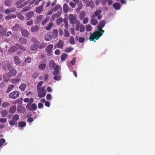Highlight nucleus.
<instances>
[{"mask_svg": "<svg viewBox=\"0 0 155 155\" xmlns=\"http://www.w3.org/2000/svg\"><path fill=\"white\" fill-rule=\"evenodd\" d=\"M43 8L42 6H39L37 7L35 10V12L37 13L38 14L41 13L42 11Z\"/></svg>", "mask_w": 155, "mask_h": 155, "instance_id": "30", "label": "nucleus"}, {"mask_svg": "<svg viewBox=\"0 0 155 155\" xmlns=\"http://www.w3.org/2000/svg\"><path fill=\"white\" fill-rule=\"evenodd\" d=\"M73 49V48L69 47L67 48L65 50V52L66 53H68L71 52Z\"/></svg>", "mask_w": 155, "mask_h": 155, "instance_id": "53", "label": "nucleus"}, {"mask_svg": "<svg viewBox=\"0 0 155 155\" xmlns=\"http://www.w3.org/2000/svg\"><path fill=\"white\" fill-rule=\"evenodd\" d=\"M31 58L30 57L28 56L26 58L25 60V61L27 63H29L31 62Z\"/></svg>", "mask_w": 155, "mask_h": 155, "instance_id": "47", "label": "nucleus"}, {"mask_svg": "<svg viewBox=\"0 0 155 155\" xmlns=\"http://www.w3.org/2000/svg\"><path fill=\"white\" fill-rule=\"evenodd\" d=\"M105 24V20H102L100 22L97 26L98 28L97 30L95 31L92 33H91L90 34L89 39L90 41H94L95 42L96 41H94V39L98 40L100 37L103 35L104 31L102 30V28L104 26Z\"/></svg>", "mask_w": 155, "mask_h": 155, "instance_id": "1", "label": "nucleus"}, {"mask_svg": "<svg viewBox=\"0 0 155 155\" xmlns=\"http://www.w3.org/2000/svg\"><path fill=\"white\" fill-rule=\"evenodd\" d=\"M14 85H10L7 88V89L6 90V93H8L11 90H12V89L14 87Z\"/></svg>", "mask_w": 155, "mask_h": 155, "instance_id": "34", "label": "nucleus"}, {"mask_svg": "<svg viewBox=\"0 0 155 155\" xmlns=\"http://www.w3.org/2000/svg\"><path fill=\"white\" fill-rule=\"evenodd\" d=\"M21 80V76L18 75L15 78H12L10 80V81L13 84H15L19 82Z\"/></svg>", "mask_w": 155, "mask_h": 155, "instance_id": "10", "label": "nucleus"}, {"mask_svg": "<svg viewBox=\"0 0 155 155\" xmlns=\"http://www.w3.org/2000/svg\"><path fill=\"white\" fill-rule=\"evenodd\" d=\"M58 35V31L57 29H54L53 30V33L52 34V36L54 38H57Z\"/></svg>", "mask_w": 155, "mask_h": 155, "instance_id": "28", "label": "nucleus"}, {"mask_svg": "<svg viewBox=\"0 0 155 155\" xmlns=\"http://www.w3.org/2000/svg\"><path fill=\"white\" fill-rule=\"evenodd\" d=\"M37 90L38 91V96L40 98L43 97L46 95V91L45 87H42L41 88L37 89Z\"/></svg>", "mask_w": 155, "mask_h": 155, "instance_id": "4", "label": "nucleus"}, {"mask_svg": "<svg viewBox=\"0 0 155 155\" xmlns=\"http://www.w3.org/2000/svg\"><path fill=\"white\" fill-rule=\"evenodd\" d=\"M70 34L69 32L67 30H65L64 31V36L67 37H68L69 36Z\"/></svg>", "mask_w": 155, "mask_h": 155, "instance_id": "62", "label": "nucleus"}, {"mask_svg": "<svg viewBox=\"0 0 155 155\" xmlns=\"http://www.w3.org/2000/svg\"><path fill=\"white\" fill-rule=\"evenodd\" d=\"M26 85L25 84H22L19 87V88L22 91H24L26 87Z\"/></svg>", "mask_w": 155, "mask_h": 155, "instance_id": "32", "label": "nucleus"}, {"mask_svg": "<svg viewBox=\"0 0 155 155\" xmlns=\"http://www.w3.org/2000/svg\"><path fill=\"white\" fill-rule=\"evenodd\" d=\"M31 41L32 42L34 43V44L38 45L40 44V42L38 41L35 38H32L31 39Z\"/></svg>", "mask_w": 155, "mask_h": 155, "instance_id": "31", "label": "nucleus"}, {"mask_svg": "<svg viewBox=\"0 0 155 155\" xmlns=\"http://www.w3.org/2000/svg\"><path fill=\"white\" fill-rule=\"evenodd\" d=\"M49 67H52V68L54 70L53 71L52 74L54 75H58L59 73L58 65H57L55 64L54 61L52 60H51L50 61L49 63Z\"/></svg>", "mask_w": 155, "mask_h": 155, "instance_id": "2", "label": "nucleus"}, {"mask_svg": "<svg viewBox=\"0 0 155 155\" xmlns=\"http://www.w3.org/2000/svg\"><path fill=\"white\" fill-rule=\"evenodd\" d=\"M63 9L64 13H67L68 12L69 8L67 4L66 3L64 4L63 6Z\"/></svg>", "mask_w": 155, "mask_h": 155, "instance_id": "26", "label": "nucleus"}, {"mask_svg": "<svg viewBox=\"0 0 155 155\" xmlns=\"http://www.w3.org/2000/svg\"><path fill=\"white\" fill-rule=\"evenodd\" d=\"M11 0H5V5L8 6L11 5Z\"/></svg>", "mask_w": 155, "mask_h": 155, "instance_id": "44", "label": "nucleus"}, {"mask_svg": "<svg viewBox=\"0 0 155 155\" xmlns=\"http://www.w3.org/2000/svg\"><path fill=\"white\" fill-rule=\"evenodd\" d=\"M2 66L3 68L5 70H9L11 67V64L7 61H4L2 64Z\"/></svg>", "mask_w": 155, "mask_h": 155, "instance_id": "9", "label": "nucleus"}, {"mask_svg": "<svg viewBox=\"0 0 155 155\" xmlns=\"http://www.w3.org/2000/svg\"><path fill=\"white\" fill-rule=\"evenodd\" d=\"M52 37L49 34H47L45 35L44 38L45 41H49L52 39Z\"/></svg>", "mask_w": 155, "mask_h": 155, "instance_id": "21", "label": "nucleus"}, {"mask_svg": "<svg viewBox=\"0 0 155 155\" xmlns=\"http://www.w3.org/2000/svg\"><path fill=\"white\" fill-rule=\"evenodd\" d=\"M21 32L22 36L25 37H27L29 35V32L26 29L22 30Z\"/></svg>", "mask_w": 155, "mask_h": 155, "instance_id": "15", "label": "nucleus"}, {"mask_svg": "<svg viewBox=\"0 0 155 155\" xmlns=\"http://www.w3.org/2000/svg\"><path fill=\"white\" fill-rule=\"evenodd\" d=\"M86 15V13L84 11H81L79 15V18L80 20L83 19Z\"/></svg>", "mask_w": 155, "mask_h": 155, "instance_id": "24", "label": "nucleus"}, {"mask_svg": "<svg viewBox=\"0 0 155 155\" xmlns=\"http://www.w3.org/2000/svg\"><path fill=\"white\" fill-rule=\"evenodd\" d=\"M76 27H75V30L76 31H78L79 30V29H80V22H78L76 24Z\"/></svg>", "mask_w": 155, "mask_h": 155, "instance_id": "52", "label": "nucleus"}, {"mask_svg": "<svg viewBox=\"0 0 155 155\" xmlns=\"http://www.w3.org/2000/svg\"><path fill=\"white\" fill-rule=\"evenodd\" d=\"M38 45H37L34 44L30 46V49L32 51H35L38 48Z\"/></svg>", "mask_w": 155, "mask_h": 155, "instance_id": "33", "label": "nucleus"}, {"mask_svg": "<svg viewBox=\"0 0 155 155\" xmlns=\"http://www.w3.org/2000/svg\"><path fill=\"white\" fill-rule=\"evenodd\" d=\"M30 8L29 7H25L24 8L23 10L21 11V12L24 13V12H26L29 10Z\"/></svg>", "mask_w": 155, "mask_h": 155, "instance_id": "45", "label": "nucleus"}, {"mask_svg": "<svg viewBox=\"0 0 155 155\" xmlns=\"http://www.w3.org/2000/svg\"><path fill=\"white\" fill-rule=\"evenodd\" d=\"M14 60L15 64L16 65H18L21 63V61L19 59V57L18 56H16L14 57Z\"/></svg>", "mask_w": 155, "mask_h": 155, "instance_id": "23", "label": "nucleus"}, {"mask_svg": "<svg viewBox=\"0 0 155 155\" xmlns=\"http://www.w3.org/2000/svg\"><path fill=\"white\" fill-rule=\"evenodd\" d=\"M27 117L28 118V119H27V121L29 123H30L33 121L34 120L32 117H29V115H28Z\"/></svg>", "mask_w": 155, "mask_h": 155, "instance_id": "48", "label": "nucleus"}, {"mask_svg": "<svg viewBox=\"0 0 155 155\" xmlns=\"http://www.w3.org/2000/svg\"><path fill=\"white\" fill-rule=\"evenodd\" d=\"M46 45L45 43H42L40 45L39 47V48L40 49H42L43 48H44Z\"/></svg>", "mask_w": 155, "mask_h": 155, "instance_id": "51", "label": "nucleus"}, {"mask_svg": "<svg viewBox=\"0 0 155 155\" xmlns=\"http://www.w3.org/2000/svg\"><path fill=\"white\" fill-rule=\"evenodd\" d=\"M64 42L62 40H60L57 44V47L59 48L62 49L64 46Z\"/></svg>", "mask_w": 155, "mask_h": 155, "instance_id": "20", "label": "nucleus"}, {"mask_svg": "<svg viewBox=\"0 0 155 155\" xmlns=\"http://www.w3.org/2000/svg\"><path fill=\"white\" fill-rule=\"evenodd\" d=\"M16 110V106L15 105H13L11 106L9 110V113L12 114L15 113Z\"/></svg>", "mask_w": 155, "mask_h": 155, "instance_id": "16", "label": "nucleus"}, {"mask_svg": "<svg viewBox=\"0 0 155 155\" xmlns=\"http://www.w3.org/2000/svg\"><path fill=\"white\" fill-rule=\"evenodd\" d=\"M53 48V45L52 44L49 45L45 48V51L48 55H50L51 54Z\"/></svg>", "mask_w": 155, "mask_h": 155, "instance_id": "8", "label": "nucleus"}, {"mask_svg": "<svg viewBox=\"0 0 155 155\" xmlns=\"http://www.w3.org/2000/svg\"><path fill=\"white\" fill-rule=\"evenodd\" d=\"M53 25V23H49L48 26L46 28V29L47 30H50Z\"/></svg>", "mask_w": 155, "mask_h": 155, "instance_id": "42", "label": "nucleus"}, {"mask_svg": "<svg viewBox=\"0 0 155 155\" xmlns=\"http://www.w3.org/2000/svg\"><path fill=\"white\" fill-rule=\"evenodd\" d=\"M46 65L45 63H41L38 66V68L41 70H44L46 67Z\"/></svg>", "mask_w": 155, "mask_h": 155, "instance_id": "27", "label": "nucleus"}, {"mask_svg": "<svg viewBox=\"0 0 155 155\" xmlns=\"http://www.w3.org/2000/svg\"><path fill=\"white\" fill-rule=\"evenodd\" d=\"M2 116V117H5L7 116L8 114V111L6 110H2L1 112Z\"/></svg>", "mask_w": 155, "mask_h": 155, "instance_id": "36", "label": "nucleus"}, {"mask_svg": "<svg viewBox=\"0 0 155 155\" xmlns=\"http://www.w3.org/2000/svg\"><path fill=\"white\" fill-rule=\"evenodd\" d=\"M16 17V15H8L6 16L5 17V19L6 20H8L9 19L15 18Z\"/></svg>", "mask_w": 155, "mask_h": 155, "instance_id": "29", "label": "nucleus"}, {"mask_svg": "<svg viewBox=\"0 0 155 155\" xmlns=\"http://www.w3.org/2000/svg\"><path fill=\"white\" fill-rule=\"evenodd\" d=\"M62 22V18L61 17H60L57 19L56 21V23L58 25H59Z\"/></svg>", "mask_w": 155, "mask_h": 155, "instance_id": "39", "label": "nucleus"}, {"mask_svg": "<svg viewBox=\"0 0 155 155\" xmlns=\"http://www.w3.org/2000/svg\"><path fill=\"white\" fill-rule=\"evenodd\" d=\"M7 121V119L5 118H1L0 119V123H6Z\"/></svg>", "mask_w": 155, "mask_h": 155, "instance_id": "60", "label": "nucleus"}, {"mask_svg": "<svg viewBox=\"0 0 155 155\" xmlns=\"http://www.w3.org/2000/svg\"><path fill=\"white\" fill-rule=\"evenodd\" d=\"M10 104L7 102L3 103L2 104V106L4 107H5L10 106Z\"/></svg>", "mask_w": 155, "mask_h": 155, "instance_id": "49", "label": "nucleus"}, {"mask_svg": "<svg viewBox=\"0 0 155 155\" xmlns=\"http://www.w3.org/2000/svg\"><path fill=\"white\" fill-rule=\"evenodd\" d=\"M85 41V38L84 37H79L78 38V41L80 43H82Z\"/></svg>", "mask_w": 155, "mask_h": 155, "instance_id": "57", "label": "nucleus"}, {"mask_svg": "<svg viewBox=\"0 0 155 155\" xmlns=\"http://www.w3.org/2000/svg\"><path fill=\"white\" fill-rule=\"evenodd\" d=\"M31 107L33 110H35L37 109V105L35 103H33L31 105Z\"/></svg>", "mask_w": 155, "mask_h": 155, "instance_id": "50", "label": "nucleus"}, {"mask_svg": "<svg viewBox=\"0 0 155 155\" xmlns=\"http://www.w3.org/2000/svg\"><path fill=\"white\" fill-rule=\"evenodd\" d=\"M33 23V21L32 19H31L29 21H28L26 23V25L28 26H30L32 25Z\"/></svg>", "mask_w": 155, "mask_h": 155, "instance_id": "55", "label": "nucleus"}, {"mask_svg": "<svg viewBox=\"0 0 155 155\" xmlns=\"http://www.w3.org/2000/svg\"><path fill=\"white\" fill-rule=\"evenodd\" d=\"M88 18L87 17H85L83 21V23L84 24H86L88 23Z\"/></svg>", "mask_w": 155, "mask_h": 155, "instance_id": "61", "label": "nucleus"}, {"mask_svg": "<svg viewBox=\"0 0 155 155\" xmlns=\"http://www.w3.org/2000/svg\"><path fill=\"white\" fill-rule=\"evenodd\" d=\"M26 123L24 121H20L18 123V125L20 127H24L26 126Z\"/></svg>", "mask_w": 155, "mask_h": 155, "instance_id": "41", "label": "nucleus"}, {"mask_svg": "<svg viewBox=\"0 0 155 155\" xmlns=\"http://www.w3.org/2000/svg\"><path fill=\"white\" fill-rule=\"evenodd\" d=\"M92 28L91 26L90 25H86V31H91Z\"/></svg>", "mask_w": 155, "mask_h": 155, "instance_id": "43", "label": "nucleus"}, {"mask_svg": "<svg viewBox=\"0 0 155 155\" xmlns=\"http://www.w3.org/2000/svg\"><path fill=\"white\" fill-rule=\"evenodd\" d=\"M70 43L71 44L74 45V38L72 36H71L69 40Z\"/></svg>", "mask_w": 155, "mask_h": 155, "instance_id": "46", "label": "nucleus"}, {"mask_svg": "<svg viewBox=\"0 0 155 155\" xmlns=\"http://www.w3.org/2000/svg\"><path fill=\"white\" fill-rule=\"evenodd\" d=\"M39 28L37 25L34 26V25L31 27V31L33 33L36 32L39 30Z\"/></svg>", "mask_w": 155, "mask_h": 155, "instance_id": "22", "label": "nucleus"}, {"mask_svg": "<svg viewBox=\"0 0 155 155\" xmlns=\"http://www.w3.org/2000/svg\"><path fill=\"white\" fill-rule=\"evenodd\" d=\"M18 18L21 20H23L24 19V17L21 14H19L18 15Z\"/></svg>", "mask_w": 155, "mask_h": 155, "instance_id": "59", "label": "nucleus"}, {"mask_svg": "<svg viewBox=\"0 0 155 155\" xmlns=\"http://www.w3.org/2000/svg\"><path fill=\"white\" fill-rule=\"evenodd\" d=\"M54 79L56 81H59L61 78V75H55L54 77Z\"/></svg>", "mask_w": 155, "mask_h": 155, "instance_id": "40", "label": "nucleus"}, {"mask_svg": "<svg viewBox=\"0 0 155 155\" xmlns=\"http://www.w3.org/2000/svg\"><path fill=\"white\" fill-rule=\"evenodd\" d=\"M18 49V48L15 46H12L8 50L9 52L12 53L14 52Z\"/></svg>", "mask_w": 155, "mask_h": 155, "instance_id": "19", "label": "nucleus"}, {"mask_svg": "<svg viewBox=\"0 0 155 155\" xmlns=\"http://www.w3.org/2000/svg\"><path fill=\"white\" fill-rule=\"evenodd\" d=\"M106 4V0H101V5L102 6H105Z\"/></svg>", "mask_w": 155, "mask_h": 155, "instance_id": "63", "label": "nucleus"}, {"mask_svg": "<svg viewBox=\"0 0 155 155\" xmlns=\"http://www.w3.org/2000/svg\"><path fill=\"white\" fill-rule=\"evenodd\" d=\"M43 83V82L42 81H41L38 83L37 85V89L41 88V87Z\"/></svg>", "mask_w": 155, "mask_h": 155, "instance_id": "56", "label": "nucleus"}, {"mask_svg": "<svg viewBox=\"0 0 155 155\" xmlns=\"http://www.w3.org/2000/svg\"><path fill=\"white\" fill-rule=\"evenodd\" d=\"M89 2L91 8H93L94 6V4L92 1H90Z\"/></svg>", "mask_w": 155, "mask_h": 155, "instance_id": "58", "label": "nucleus"}, {"mask_svg": "<svg viewBox=\"0 0 155 155\" xmlns=\"http://www.w3.org/2000/svg\"><path fill=\"white\" fill-rule=\"evenodd\" d=\"M17 73L16 70L14 69H11L8 73V76L10 77L15 76Z\"/></svg>", "mask_w": 155, "mask_h": 155, "instance_id": "13", "label": "nucleus"}, {"mask_svg": "<svg viewBox=\"0 0 155 155\" xmlns=\"http://www.w3.org/2000/svg\"><path fill=\"white\" fill-rule=\"evenodd\" d=\"M106 3H107L108 5H111L113 4L112 0H106Z\"/></svg>", "mask_w": 155, "mask_h": 155, "instance_id": "64", "label": "nucleus"}, {"mask_svg": "<svg viewBox=\"0 0 155 155\" xmlns=\"http://www.w3.org/2000/svg\"><path fill=\"white\" fill-rule=\"evenodd\" d=\"M34 12L33 11H30L27 13L25 14V16L27 17L26 20L30 19L34 15Z\"/></svg>", "mask_w": 155, "mask_h": 155, "instance_id": "14", "label": "nucleus"}, {"mask_svg": "<svg viewBox=\"0 0 155 155\" xmlns=\"http://www.w3.org/2000/svg\"><path fill=\"white\" fill-rule=\"evenodd\" d=\"M67 56V54L65 53H63L61 56V60L62 61L65 60Z\"/></svg>", "mask_w": 155, "mask_h": 155, "instance_id": "38", "label": "nucleus"}, {"mask_svg": "<svg viewBox=\"0 0 155 155\" xmlns=\"http://www.w3.org/2000/svg\"><path fill=\"white\" fill-rule=\"evenodd\" d=\"M69 22L72 25H75L78 22V19L77 18V16L75 15L70 14L69 15Z\"/></svg>", "mask_w": 155, "mask_h": 155, "instance_id": "3", "label": "nucleus"}, {"mask_svg": "<svg viewBox=\"0 0 155 155\" xmlns=\"http://www.w3.org/2000/svg\"><path fill=\"white\" fill-rule=\"evenodd\" d=\"M95 16L92 15L91 16V19L90 20L91 24L94 26L96 25L98 23V21L97 19H95Z\"/></svg>", "mask_w": 155, "mask_h": 155, "instance_id": "12", "label": "nucleus"}, {"mask_svg": "<svg viewBox=\"0 0 155 155\" xmlns=\"http://www.w3.org/2000/svg\"><path fill=\"white\" fill-rule=\"evenodd\" d=\"M23 0H19L15 3L16 7L17 8H21L26 5L28 3V1L23 2Z\"/></svg>", "mask_w": 155, "mask_h": 155, "instance_id": "6", "label": "nucleus"}, {"mask_svg": "<svg viewBox=\"0 0 155 155\" xmlns=\"http://www.w3.org/2000/svg\"><path fill=\"white\" fill-rule=\"evenodd\" d=\"M27 41L26 39L21 37L19 39V43L21 44H26Z\"/></svg>", "mask_w": 155, "mask_h": 155, "instance_id": "25", "label": "nucleus"}, {"mask_svg": "<svg viewBox=\"0 0 155 155\" xmlns=\"http://www.w3.org/2000/svg\"><path fill=\"white\" fill-rule=\"evenodd\" d=\"M17 111L20 113H24L25 111V108L21 105H19L17 107Z\"/></svg>", "mask_w": 155, "mask_h": 155, "instance_id": "17", "label": "nucleus"}, {"mask_svg": "<svg viewBox=\"0 0 155 155\" xmlns=\"http://www.w3.org/2000/svg\"><path fill=\"white\" fill-rule=\"evenodd\" d=\"M5 140L4 139L2 138L0 140V147L3 145V144L5 143Z\"/></svg>", "mask_w": 155, "mask_h": 155, "instance_id": "54", "label": "nucleus"}, {"mask_svg": "<svg viewBox=\"0 0 155 155\" xmlns=\"http://www.w3.org/2000/svg\"><path fill=\"white\" fill-rule=\"evenodd\" d=\"M85 30V27L84 25L81 24L80 26V31L81 32H84Z\"/></svg>", "mask_w": 155, "mask_h": 155, "instance_id": "37", "label": "nucleus"}, {"mask_svg": "<svg viewBox=\"0 0 155 155\" xmlns=\"http://www.w3.org/2000/svg\"><path fill=\"white\" fill-rule=\"evenodd\" d=\"M114 8L116 10H119L121 7V5L119 3L115 2L113 5Z\"/></svg>", "mask_w": 155, "mask_h": 155, "instance_id": "18", "label": "nucleus"}, {"mask_svg": "<svg viewBox=\"0 0 155 155\" xmlns=\"http://www.w3.org/2000/svg\"><path fill=\"white\" fill-rule=\"evenodd\" d=\"M19 94V92L18 91H15L10 93L8 95V97L10 98L14 99L18 97Z\"/></svg>", "mask_w": 155, "mask_h": 155, "instance_id": "7", "label": "nucleus"}, {"mask_svg": "<svg viewBox=\"0 0 155 155\" xmlns=\"http://www.w3.org/2000/svg\"><path fill=\"white\" fill-rule=\"evenodd\" d=\"M19 24H15V25L12 28L13 30L16 31H17L19 28Z\"/></svg>", "mask_w": 155, "mask_h": 155, "instance_id": "35", "label": "nucleus"}, {"mask_svg": "<svg viewBox=\"0 0 155 155\" xmlns=\"http://www.w3.org/2000/svg\"><path fill=\"white\" fill-rule=\"evenodd\" d=\"M19 118V115L18 114H15L12 117V120H10L9 122V124L11 125H13L17 124V121Z\"/></svg>", "mask_w": 155, "mask_h": 155, "instance_id": "5", "label": "nucleus"}, {"mask_svg": "<svg viewBox=\"0 0 155 155\" xmlns=\"http://www.w3.org/2000/svg\"><path fill=\"white\" fill-rule=\"evenodd\" d=\"M102 13V11L100 9H98L96 10L95 12L94 13V16H97V18L99 20H101L102 18V16L100 15Z\"/></svg>", "mask_w": 155, "mask_h": 155, "instance_id": "11", "label": "nucleus"}]
</instances>
